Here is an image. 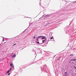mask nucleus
I'll use <instances>...</instances> for the list:
<instances>
[{"label": "nucleus", "instance_id": "nucleus-16", "mask_svg": "<svg viewBox=\"0 0 76 76\" xmlns=\"http://www.w3.org/2000/svg\"><path fill=\"white\" fill-rule=\"evenodd\" d=\"M10 75V73H9L8 74V75L9 76V75Z\"/></svg>", "mask_w": 76, "mask_h": 76}, {"label": "nucleus", "instance_id": "nucleus-5", "mask_svg": "<svg viewBox=\"0 0 76 76\" xmlns=\"http://www.w3.org/2000/svg\"><path fill=\"white\" fill-rule=\"evenodd\" d=\"M42 37V36H40L38 37H37V38H40V37Z\"/></svg>", "mask_w": 76, "mask_h": 76}, {"label": "nucleus", "instance_id": "nucleus-6", "mask_svg": "<svg viewBox=\"0 0 76 76\" xmlns=\"http://www.w3.org/2000/svg\"><path fill=\"white\" fill-rule=\"evenodd\" d=\"M16 57V54L15 55H13L12 56V57H13V58H14V57Z\"/></svg>", "mask_w": 76, "mask_h": 76}, {"label": "nucleus", "instance_id": "nucleus-10", "mask_svg": "<svg viewBox=\"0 0 76 76\" xmlns=\"http://www.w3.org/2000/svg\"><path fill=\"white\" fill-rule=\"evenodd\" d=\"M73 56V55L72 54L70 56Z\"/></svg>", "mask_w": 76, "mask_h": 76}, {"label": "nucleus", "instance_id": "nucleus-20", "mask_svg": "<svg viewBox=\"0 0 76 76\" xmlns=\"http://www.w3.org/2000/svg\"><path fill=\"white\" fill-rule=\"evenodd\" d=\"M75 74L76 75V73H75Z\"/></svg>", "mask_w": 76, "mask_h": 76}, {"label": "nucleus", "instance_id": "nucleus-11", "mask_svg": "<svg viewBox=\"0 0 76 76\" xmlns=\"http://www.w3.org/2000/svg\"><path fill=\"white\" fill-rule=\"evenodd\" d=\"M45 39V38H44V37H42V39Z\"/></svg>", "mask_w": 76, "mask_h": 76}, {"label": "nucleus", "instance_id": "nucleus-17", "mask_svg": "<svg viewBox=\"0 0 76 76\" xmlns=\"http://www.w3.org/2000/svg\"><path fill=\"white\" fill-rule=\"evenodd\" d=\"M33 38H35V37L34 36Z\"/></svg>", "mask_w": 76, "mask_h": 76}, {"label": "nucleus", "instance_id": "nucleus-3", "mask_svg": "<svg viewBox=\"0 0 76 76\" xmlns=\"http://www.w3.org/2000/svg\"><path fill=\"white\" fill-rule=\"evenodd\" d=\"M76 59H72L71 60V61H76Z\"/></svg>", "mask_w": 76, "mask_h": 76}, {"label": "nucleus", "instance_id": "nucleus-13", "mask_svg": "<svg viewBox=\"0 0 76 76\" xmlns=\"http://www.w3.org/2000/svg\"><path fill=\"white\" fill-rule=\"evenodd\" d=\"M37 43L38 44H39V42H37Z\"/></svg>", "mask_w": 76, "mask_h": 76}, {"label": "nucleus", "instance_id": "nucleus-1", "mask_svg": "<svg viewBox=\"0 0 76 76\" xmlns=\"http://www.w3.org/2000/svg\"><path fill=\"white\" fill-rule=\"evenodd\" d=\"M43 37H44V38H45V40H43L42 41V42H45V41H46V38L45 37V36H43Z\"/></svg>", "mask_w": 76, "mask_h": 76}, {"label": "nucleus", "instance_id": "nucleus-12", "mask_svg": "<svg viewBox=\"0 0 76 76\" xmlns=\"http://www.w3.org/2000/svg\"><path fill=\"white\" fill-rule=\"evenodd\" d=\"M10 70H9L10 71L11 70H12V68H10Z\"/></svg>", "mask_w": 76, "mask_h": 76}, {"label": "nucleus", "instance_id": "nucleus-2", "mask_svg": "<svg viewBox=\"0 0 76 76\" xmlns=\"http://www.w3.org/2000/svg\"><path fill=\"white\" fill-rule=\"evenodd\" d=\"M10 66H11L12 67H14V66H13V64H10Z\"/></svg>", "mask_w": 76, "mask_h": 76}, {"label": "nucleus", "instance_id": "nucleus-18", "mask_svg": "<svg viewBox=\"0 0 76 76\" xmlns=\"http://www.w3.org/2000/svg\"><path fill=\"white\" fill-rule=\"evenodd\" d=\"M48 16V15H47L46 16Z\"/></svg>", "mask_w": 76, "mask_h": 76}, {"label": "nucleus", "instance_id": "nucleus-7", "mask_svg": "<svg viewBox=\"0 0 76 76\" xmlns=\"http://www.w3.org/2000/svg\"><path fill=\"white\" fill-rule=\"evenodd\" d=\"M53 37H52L50 38V39H53Z\"/></svg>", "mask_w": 76, "mask_h": 76}, {"label": "nucleus", "instance_id": "nucleus-14", "mask_svg": "<svg viewBox=\"0 0 76 76\" xmlns=\"http://www.w3.org/2000/svg\"><path fill=\"white\" fill-rule=\"evenodd\" d=\"M16 44H15L14 45H13V46H14V45H16Z\"/></svg>", "mask_w": 76, "mask_h": 76}, {"label": "nucleus", "instance_id": "nucleus-8", "mask_svg": "<svg viewBox=\"0 0 76 76\" xmlns=\"http://www.w3.org/2000/svg\"><path fill=\"white\" fill-rule=\"evenodd\" d=\"M10 70H9L8 71L7 73H9V72H10Z\"/></svg>", "mask_w": 76, "mask_h": 76}, {"label": "nucleus", "instance_id": "nucleus-9", "mask_svg": "<svg viewBox=\"0 0 76 76\" xmlns=\"http://www.w3.org/2000/svg\"><path fill=\"white\" fill-rule=\"evenodd\" d=\"M61 58V56L59 57V58L57 60H59V59H60V58Z\"/></svg>", "mask_w": 76, "mask_h": 76}, {"label": "nucleus", "instance_id": "nucleus-19", "mask_svg": "<svg viewBox=\"0 0 76 76\" xmlns=\"http://www.w3.org/2000/svg\"><path fill=\"white\" fill-rule=\"evenodd\" d=\"M74 3H76V2H74Z\"/></svg>", "mask_w": 76, "mask_h": 76}, {"label": "nucleus", "instance_id": "nucleus-4", "mask_svg": "<svg viewBox=\"0 0 76 76\" xmlns=\"http://www.w3.org/2000/svg\"><path fill=\"white\" fill-rule=\"evenodd\" d=\"M64 75H65V76H67V72H65Z\"/></svg>", "mask_w": 76, "mask_h": 76}, {"label": "nucleus", "instance_id": "nucleus-15", "mask_svg": "<svg viewBox=\"0 0 76 76\" xmlns=\"http://www.w3.org/2000/svg\"><path fill=\"white\" fill-rule=\"evenodd\" d=\"M37 39V41H38V39Z\"/></svg>", "mask_w": 76, "mask_h": 76}]
</instances>
